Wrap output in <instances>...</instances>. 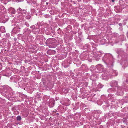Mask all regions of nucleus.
I'll use <instances>...</instances> for the list:
<instances>
[{
	"label": "nucleus",
	"mask_w": 128,
	"mask_h": 128,
	"mask_svg": "<svg viewBox=\"0 0 128 128\" xmlns=\"http://www.w3.org/2000/svg\"><path fill=\"white\" fill-rule=\"evenodd\" d=\"M102 60L106 63L108 64L109 65H113V60L111 55L108 54H106L104 57L103 58Z\"/></svg>",
	"instance_id": "f257e3e1"
},
{
	"label": "nucleus",
	"mask_w": 128,
	"mask_h": 128,
	"mask_svg": "<svg viewBox=\"0 0 128 128\" xmlns=\"http://www.w3.org/2000/svg\"><path fill=\"white\" fill-rule=\"evenodd\" d=\"M91 70L94 72L100 73L103 71L104 68L102 65L98 64L95 66H92Z\"/></svg>",
	"instance_id": "f03ea898"
},
{
	"label": "nucleus",
	"mask_w": 128,
	"mask_h": 128,
	"mask_svg": "<svg viewBox=\"0 0 128 128\" xmlns=\"http://www.w3.org/2000/svg\"><path fill=\"white\" fill-rule=\"evenodd\" d=\"M23 34L27 36L31 32V31L30 30H28L27 28H25L23 30Z\"/></svg>",
	"instance_id": "7ed1b4c3"
},
{
	"label": "nucleus",
	"mask_w": 128,
	"mask_h": 128,
	"mask_svg": "<svg viewBox=\"0 0 128 128\" xmlns=\"http://www.w3.org/2000/svg\"><path fill=\"white\" fill-rule=\"evenodd\" d=\"M110 74L113 76H116L118 75V73L116 71L113 70H110Z\"/></svg>",
	"instance_id": "20e7f679"
},
{
	"label": "nucleus",
	"mask_w": 128,
	"mask_h": 128,
	"mask_svg": "<svg viewBox=\"0 0 128 128\" xmlns=\"http://www.w3.org/2000/svg\"><path fill=\"white\" fill-rule=\"evenodd\" d=\"M110 85L112 86L116 87L118 85V82L116 81H113L111 82Z\"/></svg>",
	"instance_id": "39448f33"
},
{
	"label": "nucleus",
	"mask_w": 128,
	"mask_h": 128,
	"mask_svg": "<svg viewBox=\"0 0 128 128\" xmlns=\"http://www.w3.org/2000/svg\"><path fill=\"white\" fill-rule=\"evenodd\" d=\"M8 10L13 14H14L16 12L15 10L13 8H11L8 9Z\"/></svg>",
	"instance_id": "423d86ee"
},
{
	"label": "nucleus",
	"mask_w": 128,
	"mask_h": 128,
	"mask_svg": "<svg viewBox=\"0 0 128 128\" xmlns=\"http://www.w3.org/2000/svg\"><path fill=\"white\" fill-rule=\"evenodd\" d=\"M2 32H6L5 28L4 26H2L0 28Z\"/></svg>",
	"instance_id": "0eeeda50"
},
{
	"label": "nucleus",
	"mask_w": 128,
	"mask_h": 128,
	"mask_svg": "<svg viewBox=\"0 0 128 128\" xmlns=\"http://www.w3.org/2000/svg\"><path fill=\"white\" fill-rule=\"evenodd\" d=\"M21 116H18L17 118V120H21Z\"/></svg>",
	"instance_id": "6e6552de"
},
{
	"label": "nucleus",
	"mask_w": 128,
	"mask_h": 128,
	"mask_svg": "<svg viewBox=\"0 0 128 128\" xmlns=\"http://www.w3.org/2000/svg\"><path fill=\"white\" fill-rule=\"evenodd\" d=\"M25 24L26 25L27 27H28L29 26V24L27 22H25Z\"/></svg>",
	"instance_id": "1a4fd4ad"
},
{
	"label": "nucleus",
	"mask_w": 128,
	"mask_h": 128,
	"mask_svg": "<svg viewBox=\"0 0 128 128\" xmlns=\"http://www.w3.org/2000/svg\"><path fill=\"white\" fill-rule=\"evenodd\" d=\"M98 86L100 88H102V87L103 86L102 85H101V84H100L98 85Z\"/></svg>",
	"instance_id": "9d476101"
},
{
	"label": "nucleus",
	"mask_w": 128,
	"mask_h": 128,
	"mask_svg": "<svg viewBox=\"0 0 128 128\" xmlns=\"http://www.w3.org/2000/svg\"><path fill=\"white\" fill-rule=\"evenodd\" d=\"M35 28V26L34 25H33V26H31L30 27V28H32L33 29H34Z\"/></svg>",
	"instance_id": "9b49d317"
},
{
	"label": "nucleus",
	"mask_w": 128,
	"mask_h": 128,
	"mask_svg": "<svg viewBox=\"0 0 128 128\" xmlns=\"http://www.w3.org/2000/svg\"><path fill=\"white\" fill-rule=\"evenodd\" d=\"M22 10L20 8H19L18 10H19V11H21Z\"/></svg>",
	"instance_id": "f8f14e48"
},
{
	"label": "nucleus",
	"mask_w": 128,
	"mask_h": 128,
	"mask_svg": "<svg viewBox=\"0 0 128 128\" xmlns=\"http://www.w3.org/2000/svg\"><path fill=\"white\" fill-rule=\"evenodd\" d=\"M111 88H110V89H108V92H110V90H111Z\"/></svg>",
	"instance_id": "ddd939ff"
},
{
	"label": "nucleus",
	"mask_w": 128,
	"mask_h": 128,
	"mask_svg": "<svg viewBox=\"0 0 128 128\" xmlns=\"http://www.w3.org/2000/svg\"><path fill=\"white\" fill-rule=\"evenodd\" d=\"M119 25L120 26H122V24L121 23H119Z\"/></svg>",
	"instance_id": "4468645a"
},
{
	"label": "nucleus",
	"mask_w": 128,
	"mask_h": 128,
	"mask_svg": "<svg viewBox=\"0 0 128 128\" xmlns=\"http://www.w3.org/2000/svg\"><path fill=\"white\" fill-rule=\"evenodd\" d=\"M14 40L15 41H16L17 40V39L16 38H14Z\"/></svg>",
	"instance_id": "2eb2a0df"
},
{
	"label": "nucleus",
	"mask_w": 128,
	"mask_h": 128,
	"mask_svg": "<svg viewBox=\"0 0 128 128\" xmlns=\"http://www.w3.org/2000/svg\"><path fill=\"white\" fill-rule=\"evenodd\" d=\"M30 18V16H28V17H27V16H26V18L28 19H29Z\"/></svg>",
	"instance_id": "dca6fc26"
},
{
	"label": "nucleus",
	"mask_w": 128,
	"mask_h": 128,
	"mask_svg": "<svg viewBox=\"0 0 128 128\" xmlns=\"http://www.w3.org/2000/svg\"><path fill=\"white\" fill-rule=\"evenodd\" d=\"M123 24L124 25H125L126 24V22H125L124 23H123Z\"/></svg>",
	"instance_id": "f3484780"
},
{
	"label": "nucleus",
	"mask_w": 128,
	"mask_h": 128,
	"mask_svg": "<svg viewBox=\"0 0 128 128\" xmlns=\"http://www.w3.org/2000/svg\"><path fill=\"white\" fill-rule=\"evenodd\" d=\"M114 0H112V2H114Z\"/></svg>",
	"instance_id": "a211bd4d"
},
{
	"label": "nucleus",
	"mask_w": 128,
	"mask_h": 128,
	"mask_svg": "<svg viewBox=\"0 0 128 128\" xmlns=\"http://www.w3.org/2000/svg\"><path fill=\"white\" fill-rule=\"evenodd\" d=\"M52 51H53L54 52H56V51L55 50H52Z\"/></svg>",
	"instance_id": "6ab92c4d"
},
{
	"label": "nucleus",
	"mask_w": 128,
	"mask_h": 128,
	"mask_svg": "<svg viewBox=\"0 0 128 128\" xmlns=\"http://www.w3.org/2000/svg\"><path fill=\"white\" fill-rule=\"evenodd\" d=\"M17 28H19V29H20V28L19 27H17Z\"/></svg>",
	"instance_id": "aec40b11"
},
{
	"label": "nucleus",
	"mask_w": 128,
	"mask_h": 128,
	"mask_svg": "<svg viewBox=\"0 0 128 128\" xmlns=\"http://www.w3.org/2000/svg\"><path fill=\"white\" fill-rule=\"evenodd\" d=\"M48 4V3L47 2L46 3V4Z\"/></svg>",
	"instance_id": "412c9836"
},
{
	"label": "nucleus",
	"mask_w": 128,
	"mask_h": 128,
	"mask_svg": "<svg viewBox=\"0 0 128 128\" xmlns=\"http://www.w3.org/2000/svg\"><path fill=\"white\" fill-rule=\"evenodd\" d=\"M119 92V90H118V92Z\"/></svg>",
	"instance_id": "4be33fe9"
}]
</instances>
